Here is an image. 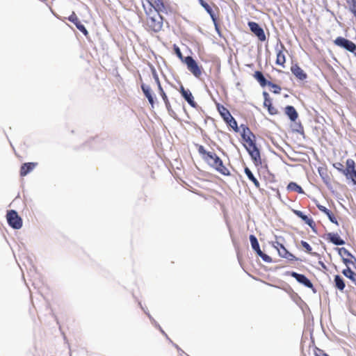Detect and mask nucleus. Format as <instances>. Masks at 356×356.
I'll use <instances>...</instances> for the list:
<instances>
[{"label":"nucleus","instance_id":"nucleus-5","mask_svg":"<svg viewBox=\"0 0 356 356\" xmlns=\"http://www.w3.org/2000/svg\"><path fill=\"white\" fill-rule=\"evenodd\" d=\"M187 65L188 70L196 77H199L202 74V70L197 65L195 60L191 56H187L184 60Z\"/></svg>","mask_w":356,"mask_h":356},{"label":"nucleus","instance_id":"nucleus-27","mask_svg":"<svg viewBox=\"0 0 356 356\" xmlns=\"http://www.w3.org/2000/svg\"><path fill=\"white\" fill-rule=\"evenodd\" d=\"M285 63V56L282 51H278L277 53L276 63L283 66Z\"/></svg>","mask_w":356,"mask_h":356},{"label":"nucleus","instance_id":"nucleus-16","mask_svg":"<svg viewBox=\"0 0 356 356\" xmlns=\"http://www.w3.org/2000/svg\"><path fill=\"white\" fill-rule=\"evenodd\" d=\"M276 250L278 252V254L282 257L288 259H292L293 257V255L289 252L283 246V245H280V248L278 246H276Z\"/></svg>","mask_w":356,"mask_h":356},{"label":"nucleus","instance_id":"nucleus-35","mask_svg":"<svg viewBox=\"0 0 356 356\" xmlns=\"http://www.w3.org/2000/svg\"><path fill=\"white\" fill-rule=\"evenodd\" d=\"M327 216L328 217L329 220L332 222H334L335 224H338L335 217L333 216V214L330 211L329 213H327Z\"/></svg>","mask_w":356,"mask_h":356},{"label":"nucleus","instance_id":"nucleus-8","mask_svg":"<svg viewBox=\"0 0 356 356\" xmlns=\"http://www.w3.org/2000/svg\"><path fill=\"white\" fill-rule=\"evenodd\" d=\"M248 26L252 32H253L261 41L266 40V35L264 30L259 26V24L254 22H250Z\"/></svg>","mask_w":356,"mask_h":356},{"label":"nucleus","instance_id":"nucleus-3","mask_svg":"<svg viewBox=\"0 0 356 356\" xmlns=\"http://www.w3.org/2000/svg\"><path fill=\"white\" fill-rule=\"evenodd\" d=\"M7 220L8 224L14 229H20L22 226V220L15 211L11 210L7 213Z\"/></svg>","mask_w":356,"mask_h":356},{"label":"nucleus","instance_id":"nucleus-17","mask_svg":"<svg viewBox=\"0 0 356 356\" xmlns=\"http://www.w3.org/2000/svg\"><path fill=\"white\" fill-rule=\"evenodd\" d=\"M36 165L35 163H24L22 168L20 174L22 176H26L29 172H31Z\"/></svg>","mask_w":356,"mask_h":356},{"label":"nucleus","instance_id":"nucleus-45","mask_svg":"<svg viewBox=\"0 0 356 356\" xmlns=\"http://www.w3.org/2000/svg\"><path fill=\"white\" fill-rule=\"evenodd\" d=\"M263 95L264 96V99L268 98V94L266 92H264Z\"/></svg>","mask_w":356,"mask_h":356},{"label":"nucleus","instance_id":"nucleus-13","mask_svg":"<svg viewBox=\"0 0 356 356\" xmlns=\"http://www.w3.org/2000/svg\"><path fill=\"white\" fill-rule=\"evenodd\" d=\"M291 70L292 73L300 80H303L306 78V74L298 65H293L291 68Z\"/></svg>","mask_w":356,"mask_h":356},{"label":"nucleus","instance_id":"nucleus-44","mask_svg":"<svg viewBox=\"0 0 356 356\" xmlns=\"http://www.w3.org/2000/svg\"><path fill=\"white\" fill-rule=\"evenodd\" d=\"M280 245H282L281 243H280L278 241H275V242H273V247L276 249V246H278L279 248H280Z\"/></svg>","mask_w":356,"mask_h":356},{"label":"nucleus","instance_id":"nucleus-10","mask_svg":"<svg viewBox=\"0 0 356 356\" xmlns=\"http://www.w3.org/2000/svg\"><path fill=\"white\" fill-rule=\"evenodd\" d=\"M68 19L74 23L76 28L80 31H81L84 35H87L88 34V31L86 30V29L85 28V26L80 22L79 19H78V17H76V15H75L74 13H72V14L69 17Z\"/></svg>","mask_w":356,"mask_h":356},{"label":"nucleus","instance_id":"nucleus-7","mask_svg":"<svg viewBox=\"0 0 356 356\" xmlns=\"http://www.w3.org/2000/svg\"><path fill=\"white\" fill-rule=\"evenodd\" d=\"M245 149L250 155L255 165H258L261 163L260 153L255 144L252 146H245Z\"/></svg>","mask_w":356,"mask_h":356},{"label":"nucleus","instance_id":"nucleus-21","mask_svg":"<svg viewBox=\"0 0 356 356\" xmlns=\"http://www.w3.org/2000/svg\"><path fill=\"white\" fill-rule=\"evenodd\" d=\"M244 171H245V175L248 177V179L250 180H251L254 183V186L257 188H259V183L257 181V179L254 177V176L253 175V174L251 172V170L248 168H245Z\"/></svg>","mask_w":356,"mask_h":356},{"label":"nucleus","instance_id":"nucleus-37","mask_svg":"<svg viewBox=\"0 0 356 356\" xmlns=\"http://www.w3.org/2000/svg\"><path fill=\"white\" fill-rule=\"evenodd\" d=\"M198 152L200 154L204 155V156H207V153H209V152H207L204 147L202 146V145H200L199 146V148H198Z\"/></svg>","mask_w":356,"mask_h":356},{"label":"nucleus","instance_id":"nucleus-23","mask_svg":"<svg viewBox=\"0 0 356 356\" xmlns=\"http://www.w3.org/2000/svg\"><path fill=\"white\" fill-rule=\"evenodd\" d=\"M218 110L221 116L226 122L229 121V119H232V116L231 115L230 113L225 107L222 106L221 108H218Z\"/></svg>","mask_w":356,"mask_h":356},{"label":"nucleus","instance_id":"nucleus-9","mask_svg":"<svg viewBox=\"0 0 356 356\" xmlns=\"http://www.w3.org/2000/svg\"><path fill=\"white\" fill-rule=\"evenodd\" d=\"M291 275L296 278L298 282L304 284L307 287L312 288L313 285L312 282L304 275L298 274L296 272H292Z\"/></svg>","mask_w":356,"mask_h":356},{"label":"nucleus","instance_id":"nucleus-29","mask_svg":"<svg viewBox=\"0 0 356 356\" xmlns=\"http://www.w3.org/2000/svg\"><path fill=\"white\" fill-rule=\"evenodd\" d=\"M343 273L345 276L350 278V280L355 281L354 273L349 266L347 267L346 269L343 270Z\"/></svg>","mask_w":356,"mask_h":356},{"label":"nucleus","instance_id":"nucleus-22","mask_svg":"<svg viewBox=\"0 0 356 356\" xmlns=\"http://www.w3.org/2000/svg\"><path fill=\"white\" fill-rule=\"evenodd\" d=\"M254 77L258 81L261 86L264 87L267 84L266 80L261 72H255Z\"/></svg>","mask_w":356,"mask_h":356},{"label":"nucleus","instance_id":"nucleus-24","mask_svg":"<svg viewBox=\"0 0 356 356\" xmlns=\"http://www.w3.org/2000/svg\"><path fill=\"white\" fill-rule=\"evenodd\" d=\"M287 189L291 191H296L298 193H304L303 190L302 188L298 185L296 183L291 182L288 186Z\"/></svg>","mask_w":356,"mask_h":356},{"label":"nucleus","instance_id":"nucleus-33","mask_svg":"<svg viewBox=\"0 0 356 356\" xmlns=\"http://www.w3.org/2000/svg\"><path fill=\"white\" fill-rule=\"evenodd\" d=\"M302 247L306 250L307 252H310L312 251V247L306 241H301Z\"/></svg>","mask_w":356,"mask_h":356},{"label":"nucleus","instance_id":"nucleus-12","mask_svg":"<svg viewBox=\"0 0 356 356\" xmlns=\"http://www.w3.org/2000/svg\"><path fill=\"white\" fill-rule=\"evenodd\" d=\"M181 93L183 97L188 102V103L193 107H195L196 104L193 100V97L188 90H185L183 86L181 87Z\"/></svg>","mask_w":356,"mask_h":356},{"label":"nucleus","instance_id":"nucleus-47","mask_svg":"<svg viewBox=\"0 0 356 356\" xmlns=\"http://www.w3.org/2000/svg\"><path fill=\"white\" fill-rule=\"evenodd\" d=\"M275 92H278V91H277V88H275Z\"/></svg>","mask_w":356,"mask_h":356},{"label":"nucleus","instance_id":"nucleus-31","mask_svg":"<svg viewBox=\"0 0 356 356\" xmlns=\"http://www.w3.org/2000/svg\"><path fill=\"white\" fill-rule=\"evenodd\" d=\"M227 122L234 130H235L236 131H238L237 122L233 117L232 119H229V121H227Z\"/></svg>","mask_w":356,"mask_h":356},{"label":"nucleus","instance_id":"nucleus-4","mask_svg":"<svg viewBox=\"0 0 356 356\" xmlns=\"http://www.w3.org/2000/svg\"><path fill=\"white\" fill-rule=\"evenodd\" d=\"M334 43L337 46L342 47L352 53H354L356 50V44L354 42L342 37H337L334 40Z\"/></svg>","mask_w":356,"mask_h":356},{"label":"nucleus","instance_id":"nucleus-11","mask_svg":"<svg viewBox=\"0 0 356 356\" xmlns=\"http://www.w3.org/2000/svg\"><path fill=\"white\" fill-rule=\"evenodd\" d=\"M242 137L243 140L246 142L245 146H252V145L255 144L252 138H254V136L252 134L250 130L248 128H243V133L242 134Z\"/></svg>","mask_w":356,"mask_h":356},{"label":"nucleus","instance_id":"nucleus-34","mask_svg":"<svg viewBox=\"0 0 356 356\" xmlns=\"http://www.w3.org/2000/svg\"><path fill=\"white\" fill-rule=\"evenodd\" d=\"M259 257H261L262 258V259L266 261V262H270L271 261V258L268 256L267 254H264V252H261V254H258Z\"/></svg>","mask_w":356,"mask_h":356},{"label":"nucleus","instance_id":"nucleus-36","mask_svg":"<svg viewBox=\"0 0 356 356\" xmlns=\"http://www.w3.org/2000/svg\"><path fill=\"white\" fill-rule=\"evenodd\" d=\"M344 264L347 266V267L348 266L349 264H354L356 261H355V260L353 259H348V257L347 258H344V259H343Z\"/></svg>","mask_w":356,"mask_h":356},{"label":"nucleus","instance_id":"nucleus-43","mask_svg":"<svg viewBox=\"0 0 356 356\" xmlns=\"http://www.w3.org/2000/svg\"><path fill=\"white\" fill-rule=\"evenodd\" d=\"M175 52H176V54H177V55L178 56L179 58H182L181 52L180 49L178 47H177L175 49Z\"/></svg>","mask_w":356,"mask_h":356},{"label":"nucleus","instance_id":"nucleus-20","mask_svg":"<svg viewBox=\"0 0 356 356\" xmlns=\"http://www.w3.org/2000/svg\"><path fill=\"white\" fill-rule=\"evenodd\" d=\"M250 241L252 249L254 251H256L257 254H261L262 251L260 250L259 245V243H258V241H257V238L254 235H250Z\"/></svg>","mask_w":356,"mask_h":356},{"label":"nucleus","instance_id":"nucleus-41","mask_svg":"<svg viewBox=\"0 0 356 356\" xmlns=\"http://www.w3.org/2000/svg\"><path fill=\"white\" fill-rule=\"evenodd\" d=\"M264 105L266 107H270L271 101L269 98H265Z\"/></svg>","mask_w":356,"mask_h":356},{"label":"nucleus","instance_id":"nucleus-48","mask_svg":"<svg viewBox=\"0 0 356 356\" xmlns=\"http://www.w3.org/2000/svg\"><path fill=\"white\" fill-rule=\"evenodd\" d=\"M275 92H278V91H277V88H275Z\"/></svg>","mask_w":356,"mask_h":356},{"label":"nucleus","instance_id":"nucleus-15","mask_svg":"<svg viewBox=\"0 0 356 356\" xmlns=\"http://www.w3.org/2000/svg\"><path fill=\"white\" fill-rule=\"evenodd\" d=\"M285 113L289 116L291 121H295L298 118V113L292 106H287L285 108Z\"/></svg>","mask_w":356,"mask_h":356},{"label":"nucleus","instance_id":"nucleus-6","mask_svg":"<svg viewBox=\"0 0 356 356\" xmlns=\"http://www.w3.org/2000/svg\"><path fill=\"white\" fill-rule=\"evenodd\" d=\"M355 161L353 159H347L346 169L343 170V172L348 178L352 179L353 182L355 184V179H356V170H355Z\"/></svg>","mask_w":356,"mask_h":356},{"label":"nucleus","instance_id":"nucleus-26","mask_svg":"<svg viewBox=\"0 0 356 356\" xmlns=\"http://www.w3.org/2000/svg\"><path fill=\"white\" fill-rule=\"evenodd\" d=\"M335 286L337 289L342 291L345 287V284L343 279L339 275H336L334 277Z\"/></svg>","mask_w":356,"mask_h":356},{"label":"nucleus","instance_id":"nucleus-28","mask_svg":"<svg viewBox=\"0 0 356 356\" xmlns=\"http://www.w3.org/2000/svg\"><path fill=\"white\" fill-rule=\"evenodd\" d=\"M200 3L201 4V6L207 10V12L210 15V16L211 17V18L213 19V20H215V18H214V15L213 14V10L211 9V8L210 7V6L206 3L205 1H204L203 0H200Z\"/></svg>","mask_w":356,"mask_h":356},{"label":"nucleus","instance_id":"nucleus-19","mask_svg":"<svg viewBox=\"0 0 356 356\" xmlns=\"http://www.w3.org/2000/svg\"><path fill=\"white\" fill-rule=\"evenodd\" d=\"M141 88H142V90L145 94V95L146 96V97L148 99V101L149 102L153 105L154 104V99H153V97L152 95V92H151V88L149 86H146V85H144L143 84L141 86Z\"/></svg>","mask_w":356,"mask_h":356},{"label":"nucleus","instance_id":"nucleus-39","mask_svg":"<svg viewBox=\"0 0 356 356\" xmlns=\"http://www.w3.org/2000/svg\"><path fill=\"white\" fill-rule=\"evenodd\" d=\"M333 166L339 171L343 172L344 170H343V165L341 163H334Z\"/></svg>","mask_w":356,"mask_h":356},{"label":"nucleus","instance_id":"nucleus-46","mask_svg":"<svg viewBox=\"0 0 356 356\" xmlns=\"http://www.w3.org/2000/svg\"><path fill=\"white\" fill-rule=\"evenodd\" d=\"M273 86L274 88H277L278 90H280V88H278L276 85H273Z\"/></svg>","mask_w":356,"mask_h":356},{"label":"nucleus","instance_id":"nucleus-14","mask_svg":"<svg viewBox=\"0 0 356 356\" xmlns=\"http://www.w3.org/2000/svg\"><path fill=\"white\" fill-rule=\"evenodd\" d=\"M327 239H329L332 243L337 245H343L345 243V241L342 240L337 234L334 233H329L327 234Z\"/></svg>","mask_w":356,"mask_h":356},{"label":"nucleus","instance_id":"nucleus-1","mask_svg":"<svg viewBox=\"0 0 356 356\" xmlns=\"http://www.w3.org/2000/svg\"><path fill=\"white\" fill-rule=\"evenodd\" d=\"M204 159L209 165L220 173L225 175L229 174V170L223 165L222 160L215 153H207V156H204Z\"/></svg>","mask_w":356,"mask_h":356},{"label":"nucleus","instance_id":"nucleus-18","mask_svg":"<svg viewBox=\"0 0 356 356\" xmlns=\"http://www.w3.org/2000/svg\"><path fill=\"white\" fill-rule=\"evenodd\" d=\"M294 213L300 217V218L302 219V220H304V222L308 225L309 226H310L311 227H312V225L314 223V221L312 219L308 218L306 215H305L302 211H298V210H294L293 211Z\"/></svg>","mask_w":356,"mask_h":356},{"label":"nucleus","instance_id":"nucleus-38","mask_svg":"<svg viewBox=\"0 0 356 356\" xmlns=\"http://www.w3.org/2000/svg\"><path fill=\"white\" fill-rule=\"evenodd\" d=\"M315 356H328L326 353H325L323 350L320 349H317L315 351Z\"/></svg>","mask_w":356,"mask_h":356},{"label":"nucleus","instance_id":"nucleus-30","mask_svg":"<svg viewBox=\"0 0 356 356\" xmlns=\"http://www.w3.org/2000/svg\"><path fill=\"white\" fill-rule=\"evenodd\" d=\"M349 6V10L352 13L356 10V0H346Z\"/></svg>","mask_w":356,"mask_h":356},{"label":"nucleus","instance_id":"nucleus-25","mask_svg":"<svg viewBox=\"0 0 356 356\" xmlns=\"http://www.w3.org/2000/svg\"><path fill=\"white\" fill-rule=\"evenodd\" d=\"M339 255L344 259V258H347L348 257H351V259H354L356 261V258L354 257L346 248H341L338 249Z\"/></svg>","mask_w":356,"mask_h":356},{"label":"nucleus","instance_id":"nucleus-42","mask_svg":"<svg viewBox=\"0 0 356 356\" xmlns=\"http://www.w3.org/2000/svg\"><path fill=\"white\" fill-rule=\"evenodd\" d=\"M268 110L270 114H275L277 112L276 109L274 107H273L271 105H270V107H268Z\"/></svg>","mask_w":356,"mask_h":356},{"label":"nucleus","instance_id":"nucleus-40","mask_svg":"<svg viewBox=\"0 0 356 356\" xmlns=\"http://www.w3.org/2000/svg\"><path fill=\"white\" fill-rule=\"evenodd\" d=\"M317 207H318V208L319 209L320 211H323L325 214H327V213L330 212V211L325 207H324V206L318 205Z\"/></svg>","mask_w":356,"mask_h":356},{"label":"nucleus","instance_id":"nucleus-32","mask_svg":"<svg viewBox=\"0 0 356 356\" xmlns=\"http://www.w3.org/2000/svg\"><path fill=\"white\" fill-rule=\"evenodd\" d=\"M156 81L158 82V86H159V90H160V92H161V95H162L163 100H164L165 102H166V100H167V97H166V95L165 94V92H163V89H162V88H161V84H160V83H159V79L156 77Z\"/></svg>","mask_w":356,"mask_h":356},{"label":"nucleus","instance_id":"nucleus-2","mask_svg":"<svg viewBox=\"0 0 356 356\" xmlns=\"http://www.w3.org/2000/svg\"><path fill=\"white\" fill-rule=\"evenodd\" d=\"M147 24L149 29L155 32L159 31L163 25V19L159 12L156 10H150L149 13H147Z\"/></svg>","mask_w":356,"mask_h":356}]
</instances>
